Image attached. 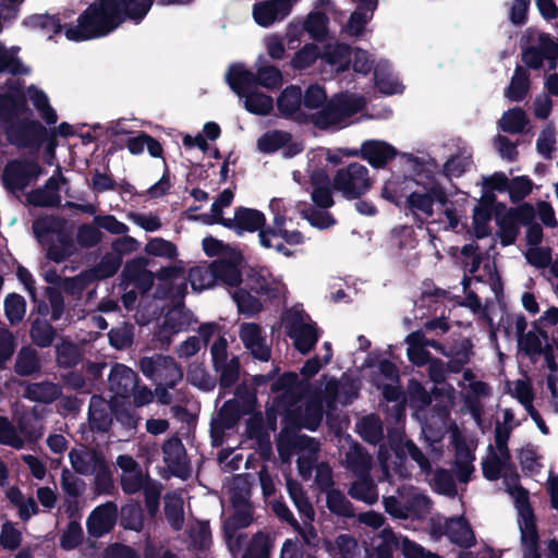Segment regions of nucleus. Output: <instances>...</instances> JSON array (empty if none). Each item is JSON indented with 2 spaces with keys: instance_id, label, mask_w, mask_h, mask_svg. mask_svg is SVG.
I'll return each instance as SVG.
<instances>
[{
  "instance_id": "1",
  "label": "nucleus",
  "mask_w": 558,
  "mask_h": 558,
  "mask_svg": "<svg viewBox=\"0 0 558 558\" xmlns=\"http://www.w3.org/2000/svg\"><path fill=\"white\" fill-rule=\"evenodd\" d=\"M117 11L113 0L94 1L78 15L76 25L65 26L66 39L81 43L108 36L122 24Z\"/></svg>"
},
{
  "instance_id": "2",
  "label": "nucleus",
  "mask_w": 558,
  "mask_h": 558,
  "mask_svg": "<svg viewBox=\"0 0 558 558\" xmlns=\"http://www.w3.org/2000/svg\"><path fill=\"white\" fill-rule=\"evenodd\" d=\"M364 99L349 92L333 94L320 110L311 113L310 124L319 130L342 123L345 119L359 113L364 107Z\"/></svg>"
},
{
  "instance_id": "3",
  "label": "nucleus",
  "mask_w": 558,
  "mask_h": 558,
  "mask_svg": "<svg viewBox=\"0 0 558 558\" xmlns=\"http://www.w3.org/2000/svg\"><path fill=\"white\" fill-rule=\"evenodd\" d=\"M48 134L49 131L45 125L29 117H19L5 128V136L11 145L19 149H28L36 156Z\"/></svg>"
},
{
  "instance_id": "4",
  "label": "nucleus",
  "mask_w": 558,
  "mask_h": 558,
  "mask_svg": "<svg viewBox=\"0 0 558 558\" xmlns=\"http://www.w3.org/2000/svg\"><path fill=\"white\" fill-rule=\"evenodd\" d=\"M518 510V524L521 534L522 548H539V535L536 518L530 502L529 490L520 484L508 488Z\"/></svg>"
},
{
  "instance_id": "5",
  "label": "nucleus",
  "mask_w": 558,
  "mask_h": 558,
  "mask_svg": "<svg viewBox=\"0 0 558 558\" xmlns=\"http://www.w3.org/2000/svg\"><path fill=\"white\" fill-rule=\"evenodd\" d=\"M45 173L36 155L32 158L11 159L4 166L2 184L8 192H23L32 182Z\"/></svg>"
},
{
  "instance_id": "6",
  "label": "nucleus",
  "mask_w": 558,
  "mask_h": 558,
  "mask_svg": "<svg viewBox=\"0 0 558 558\" xmlns=\"http://www.w3.org/2000/svg\"><path fill=\"white\" fill-rule=\"evenodd\" d=\"M332 187L347 199L360 198L372 187L368 169L359 162L338 169L332 179Z\"/></svg>"
},
{
  "instance_id": "7",
  "label": "nucleus",
  "mask_w": 558,
  "mask_h": 558,
  "mask_svg": "<svg viewBox=\"0 0 558 558\" xmlns=\"http://www.w3.org/2000/svg\"><path fill=\"white\" fill-rule=\"evenodd\" d=\"M138 365L146 378L170 388H174L183 379L182 367L169 355L155 353L151 356H143Z\"/></svg>"
},
{
  "instance_id": "8",
  "label": "nucleus",
  "mask_w": 558,
  "mask_h": 558,
  "mask_svg": "<svg viewBox=\"0 0 558 558\" xmlns=\"http://www.w3.org/2000/svg\"><path fill=\"white\" fill-rule=\"evenodd\" d=\"M32 229L41 245L46 244V239H51V234H56L58 244L75 251L72 232L65 218L54 215L43 216L33 221Z\"/></svg>"
},
{
  "instance_id": "9",
  "label": "nucleus",
  "mask_w": 558,
  "mask_h": 558,
  "mask_svg": "<svg viewBox=\"0 0 558 558\" xmlns=\"http://www.w3.org/2000/svg\"><path fill=\"white\" fill-rule=\"evenodd\" d=\"M5 85L8 92L0 94V122L7 128L21 114L32 116L33 112L27 105V98L21 84L8 80Z\"/></svg>"
},
{
  "instance_id": "10",
  "label": "nucleus",
  "mask_w": 558,
  "mask_h": 558,
  "mask_svg": "<svg viewBox=\"0 0 558 558\" xmlns=\"http://www.w3.org/2000/svg\"><path fill=\"white\" fill-rule=\"evenodd\" d=\"M348 156H357L375 169H384L398 156V150L391 144L380 140H366L360 150L345 149Z\"/></svg>"
},
{
  "instance_id": "11",
  "label": "nucleus",
  "mask_w": 558,
  "mask_h": 558,
  "mask_svg": "<svg viewBox=\"0 0 558 558\" xmlns=\"http://www.w3.org/2000/svg\"><path fill=\"white\" fill-rule=\"evenodd\" d=\"M278 116L299 124H310L311 113L301 109L302 89L298 85H289L281 90L276 101Z\"/></svg>"
},
{
  "instance_id": "12",
  "label": "nucleus",
  "mask_w": 558,
  "mask_h": 558,
  "mask_svg": "<svg viewBox=\"0 0 558 558\" xmlns=\"http://www.w3.org/2000/svg\"><path fill=\"white\" fill-rule=\"evenodd\" d=\"M391 449L396 457V472L402 477H410L411 474L407 471L404 463L409 456L414 462L417 463L422 472L428 474L432 472V464L429 459L423 453L417 445L412 439H400L391 444Z\"/></svg>"
},
{
  "instance_id": "13",
  "label": "nucleus",
  "mask_w": 558,
  "mask_h": 558,
  "mask_svg": "<svg viewBox=\"0 0 558 558\" xmlns=\"http://www.w3.org/2000/svg\"><path fill=\"white\" fill-rule=\"evenodd\" d=\"M118 513V506L114 501H106L94 508L86 520L88 535L100 538L110 533L117 524Z\"/></svg>"
},
{
  "instance_id": "14",
  "label": "nucleus",
  "mask_w": 558,
  "mask_h": 558,
  "mask_svg": "<svg viewBox=\"0 0 558 558\" xmlns=\"http://www.w3.org/2000/svg\"><path fill=\"white\" fill-rule=\"evenodd\" d=\"M266 225V217L263 211L247 207H236L232 219L223 220V227L232 230L238 235H243L245 232H256L260 234Z\"/></svg>"
},
{
  "instance_id": "15",
  "label": "nucleus",
  "mask_w": 558,
  "mask_h": 558,
  "mask_svg": "<svg viewBox=\"0 0 558 558\" xmlns=\"http://www.w3.org/2000/svg\"><path fill=\"white\" fill-rule=\"evenodd\" d=\"M271 392H281L276 397L274 403L277 408L295 405L301 400V381L299 375L294 372H286L280 375L270 385Z\"/></svg>"
},
{
  "instance_id": "16",
  "label": "nucleus",
  "mask_w": 558,
  "mask_h": 558,
  "mask_svg": "<svg viewBox=\"0 0 558 558\" xmlns=\"http://www.w3.org/2000/svg\"><path fill=\"white\" fill-rule=\"evenodd\" d=\"M163 461L172 475L185 480L190 473L186 450L178 436H172L162 445Z\"/></svg>"
},
{
  "instance_id": "17",
  "label": "nucleus",
  "mask_w": 558,
  "mask_h": 558,
  "mask_svg": "<svg viewBox=\"0 0 558 558\" xmlns=\"http://www.w3.org/2000/svg\"><path fill=\"white\" fill-rule=\"evenodd\" d=\"M242 255L234 252L229 258H219L210 263L215 284L221 282L231 288H238L242 283L240 263Z\"/></svg>"
},
{
  "instance_id": "18",
  "label": "nucleus",
  "mask_w": 558,
  "mask_h": 558,
  "mask_svg": "<svg viewBox=\"0 0 558 558\" xmlns=\"http://www.w3.org/2000/svg\"><path fill=\"white\" fill-rule=\"evenodd\" d=\"M140 381L137 373L124 364H114L111 367L108 383L109 389L114 396L122 399L130 398Z\"/></svg>"
},
{
  "instance_id": "19",
  "label": "nucleus",
  "mask_w": 558,
  "mask_h": 558,
  "mask_svg": "<svg viewBox=\"0 0 558 558\" xmlns=\"http://www.w3.org/2000/svg\"><path fill=\"white\" fill-rule=\"evenodd\" d=\"M114 407L101 396L94 395L88 405V424L93 432L106 433L111 428Z\"/></svg>"
},
{
  "instance_id": "20",
  "label": "nucleus",
  "mask_w": 558,
  "mask_h": 558,
  "mask_svg": "<svg viewBox=\"0 0 558 558\" xmlns=\"http://www.w3.org/2000/svg\"><path fill=\"white\" fill-rule=\"evenodd\" d=\"M442 533L451 543L464 549H469L476 544L474 531L464 515L447 519Z\"/></svg>"
},
{
  "instance_id": "21",
  "label": "nucleus",
  "mask_w": 558,
  "mask_h": 558,
  "mask_svg": "<svg viewBox=\"0 0 558 558\" xmlns=\"http://www.w3.org/2000/svg\"><path fill=\"white\" fill-rule=\"evenodd\" d=\"M417 184L418 181L411 175H392L385 182L380 195L384 199L401 207L407 204L408 195L413 192V186Z\"/></svg>"
},
{
  "instance_id": "22",
  "label": "nucleus",
  "mask_w": 558,
  "mask_h": 558,
  "mask_svg": "<svg viewBox=\"0 0 558 558\" xmlns=\"http://www.w3.org/2000/svg\"><path fill=\"white\" fill-rule=\"evenodd\" d=\"M287 335L293 340L294 348L303 355L308 354L319 339L316 326L301 319L294 320L288 327Z\"/></svg>"
},
{
  "instance_id": "23",
  "label": "nucleus",
  "mask_w": 558,
  "mask_h": 558,
  "mask_svg": "<svg viewBox=\"0 0 558 558\" xmlns=\"http://www.w3.org/2000/svg\"><path fill=\"white\" fill-rule=\"evenodd\" d=\"M74 471L82 475H93L100 465H104L106 458L99 450H76L69 453Z\"/></svg>"
},
{
  "instance_id": "24",
  "label": "nucleus",
  "mask_w": 558,
  "mask_h": 558,
  "mask_svg": "<svg viewBox=\"0 0 558 558\" xmlns=\"http://www.w3.org/2000/svg\"><path fill=\"white\" fill-rule=\"evenodd\" d=\"M242 416L240 402L236 399L227 400L218 411L217 418L211 423V436H221L225 430L232 429Z\"/></svg>"
},
{
  "instance_id": "25",
  "label": "nucleus",
  "mask_w": 558,
  "mask_h": 558,
  "mask_svg": "<svg viewBox=\"0 0 558 558\" xmlns=\"http://www.w3.org/2000/svg\"><path fill=\"white\" fill-rule=\"evenodd\" d=\"M255 78V73L241 63L232 64L226 73L228 85L240 98L251 89H256Z\"/></svg>"
},
{
  "instance_id": "26",
  "label": "nucleus",
  "mask_w": 558,
  "mask_h": 558,
  "mask_svg": "<svg viewBox=\"0 0 558 558\" xmlns=\"http://www.w3.org/2000/svg\"><path fill=\"white\" fill-rule=\"evenodd\" d=\"M323 61L335 66L338 73L350 69L352 62V47L345 43L326 45L323 50Z\"/></svg>"
},
{
  "instance_id": "27",
  "label": "nucleus",
  "mask_w": 558,
  "mask_h": 558,
  "mask_svg": "<svg viewBox=\"0 0 558 558\" xmlns=\"http://www.w3.org/2000/svg\"><path fill=\"white\" fill-rule=\"evenodd\" d=\"M61 21L60 14H32L22 21V25L29 29H40L49 34V39H51L53 35L65 31V26H69V24H62Z\"/></svg>"
},
{
  "instance_id": "28",
  "label": "nucleus",
  "mask_w": 558,
  "mask_h": 558,
  "mask_svg": "<svg viewBox=\"0 0 558 558\" xmlns=\"http://www.w3.org/2000/svg\"><path fill=\"white\" fill-rule=\"evenodd\" d=\"M234 513L226 521V531L235 532L247 527L253 522L252 511L247 500L241 494H233L231 497Z\"/></svg>"
},
{
  "instance_id": "29",
  "label": "nucleus",
  "mask_w": 558,
  "mask_h": 558,
  "mask_svg": "<svg viewBox=\"0 0 558 558\" xmlns=\"http://www.w3.org/2000/svg\"><path fill=\"white\" fill-rule=\"evenodd\" d=\"M60 395L61 389L57 384L45 380L28 384L24 389L23 397L29 401L49 404L54 402Z\"/></svg>"
},
{
  "instance_id": "30",
  "label": "nucleus",
  "mask_w": 558,
  "mask_h": 558,
  "mask_svg": "<svg viewBox=\"0 0 558 558\" xmlns=\"http://www.w3.org/2000/svg\"><path fill=\"white\" fill-rule=\"evenodd\" d=\"M117 5V15L122 23L129 19L140 23L149 12L154 0H113Z\"/></svg>"
},
{
  "instance_id": "31",
  "label": "nucleus",
  "mask_w": 558,
  "mask_h": 558,
  "mask_svg": "<svg viewBox=\"0 0 558 558\" xmlns=\"http://www.w3.org/2000/svg\"><path fill=\"white\" fill-rule=\"evenodd\" d=\"M348 494L355 500L373 505L378 499L376 484L371 474L359 475L348 489Z\"/></svg>"
},
{
  "instance_id": "32",
  "label": "nucleus",
  "mask_w": 558,
  "mask_h": 558,
  "mask_svg": "<svg viewBox=\"0 0 558 558\" xmlns=\"http://www.w3.org/2000/svg\"><path fill=\"white\" fill-rule=\"evenodd\" d=\"M20 48H7L0 43V73H7L13 76L26 75L29 69L24 65L21 58L17 56Z\"/></svg>"
},
{
  "instance_id": "33",
  "label": "nucleus",
  "mask_w": 558,
  "mask_h": 558,
  "mask_svg": "<svg viewBox=\"0 0 558 558\" xmlns=\"http://www.w3.org/2000/svg\"><path fill=\"white\" fill-rule=\"evenodd\" d=\"M287 489L290 498L301 514L304 523H311L314 521L315 511L313 505L308 500L302 485L294 481H288Z\"/></svg>"
},
{
  "instance_id": "34",
  "label": "nucleus",
  "mask_w": 558,
  "mask_h": 558,
  "mask_svg": "<svg viewBox=\"0 0 558 558\" xmlns=\"http://www.w3.org/2000/svg\"><path fill=\"white\" fill-rule=\"evenodd\" d=\"M345 460L348 469L355 476L371 474L372 457L360 444L351 447L349 452H347Z\"/></svg>"
},
{
  "instance_id": "35",
  "label": "nucleus",
  "mask_w": 558,
  "mask_h": 558,
  "mask_svg": "<svg viewBox=\"0 0 558 558\" xmlns=\"http://www.w3.org/2000/svg\"><path fill=\"white\" fill-rule=\"evenodd\" d=\"M328 23L329 19L326 13L312 11L303 22L302 29H304L312 39L324 41L328 34Z\"/></svg>"
},
{
  "instance_id": "36",
  "label": "nucleus",
  "mask_w": 558,
  "mask_h": 558,
  "mask_svg": "<svg viewBox=\"0 0 558 558\" xmlns=\"http://www.w3.org/2000/svg\"><path fill=\"white\" fill-rule=\"evenodd\" d=\"M529 88L530 78L527 72L521 65H517L510 84L505 92V96L510 101L520 102L526 97Z\"/></svg>"
},
{
  "instance_id": "37",
  "label": "nucleus",
  "mask_w": 558,
  "mask_h": 558,
  "mask_svg": "<svg viewBox=\"0 0 558 558\" xmlns=\"http://www.w3.org/2000/svg\"><path fill=\"white\" fill-rule=\"evenodd\" d=\"M242 98H244V108L250 113L268 116L274 109L272 98L256 89H251Z\"/></svg>"
},
{
  "instance_id": "38",
  "label": "nucleus",
  "mask_w": 558,
  "mask_h": 558,
  "mask_svg": "<svg viewBox=\"0 0 558 558\" xmlns=\"http://www.w3.org/2000/svg\"><path fill=\"white\" fill-rule=\"evenodd\" d=\"M183 499L179 495H167L165 497V517L174 531H180L184 524Z\"/></svg>"
},
{
  "instance_id": "39",
  "label": "nucleus",
  "mask_w": 558,
  "mask_h": 558,
  "mask_svg": "<svg viewBox=\"0 0 558 558\" xmlns=\"http://www.w3.org/2000/svg\"><path fill=\"white\" fill-rule=\"evenodd\" d=\"M56 329L46 319L36 318L32 322L29 336L33 343L39 348H48L56 338Z\"/></svg>"
},
{
  "instance_id": "40",
  "label": "nucleus",
  "mask_w": 558,
  "mask_h": 558,
  "mask_svg": "<svg viewBox=\"0 0 558 558\" xmlns=\"http://www.w3.org/2000/svg\"><path fill=\"white\" fill-rule=\"evenodd\" d=\"M326 505L329 511L338 517L354 518V507L344 494L336 488L329 489L326 496Z\"/></svg>"
},
{
  "instance_id": "41",
  "label": "nucleus",
  "mask_w": 558,
  "mask_h": 558,
  "mask_svg": "<svg viewBox=\"0 0 558 558\" xmlns=\"http://www.w3.org/2000/svg\"><path fill=\"white\" fill-rule=\"evenodd\" d=\"M282 410V428L278 435V438H283L289 435H293L303 427L302 408L299 405H287L286 408H277Z\"/></svg>"
},
{
  "instance_id": "42",
  "label": "nucleus",
  "mask_w": 558,
  "mask_h": 558,
  "mask_svg": "<svg viewBox=\"0 0 558 558\" xmlns=\"http://www.w3.org/2000/svg\"><path fill=\"white\" fill-rule=\"evenodd\" d=\"M122 265V258L113 252L106 253L99 263L89 271L95 280H105L113 277Z\"/></svg>"
},
{
  "instance_id": "43",
  "label": "nucleus",
  "mask_w": 558,
  "mask_h": 558,
  "mask_svg": "<svg viewBox=\"0 0 558 558\" xmlns=\"http://www.w3.org/2000/svg\"><path fill=\"white\" fill-rule=\"evenodd\" d=\"M120 525L125 530L140 532L144 526V513L141 505L129 502L120 510Z\"/></svg>"
},
{
  "instance_id": "44",
  "label": "nucleus",
  "mask_w": 558,
  "mask_h": 558,
  "mask_svg": "<svg viewBox=\"0 0 558 558\" xmlns=\"http://www.w3.org/2000/svg\"><path fill=\"white\" fill-rule=\"evenodd\" d=\"M56 360L59 367L72 368L82 360L80 348L70 340H62L56 345Z\"/></svg>"
},
{
  "instance_id": "45",
  "label": "nucleus",
  "mask_w": 558,
  "mask_h": 558,
  "mask_svg": "<svg viewBox=\"0 0 558 558\" xmlns=\"http://www.w3.org/2000/svg\"><path fill=\"white\" fill-rule=\"evenodd\" d=\"M40 371V362L34 349L22 348L16 356L14 372L20 376H31Z\"/></svg>"
},
{
  "instance_id": "46",
  "label": "nucleus",
  "mask_w": 558,
  "mask_h": 558,
  "mask_svg": "<svg viewBox=\"0 0 558 558\" xmlns=\"http://www.w3.org/2000/svg\"><path fill=\"white\" fill-rule=\"evenodd\" d=\"M318 59L323 60V50L316 44L310 43L294 53L291 65L294 70L302 71L312 66Z\"/></svg>"
},
{
  "instance_id": "47",
  "label": "nucleus",
  "mask_w": 558,
  "mask_h": 558,
  "mask_svg": "<svg viewBox=\"0 0 558 558\" xmlns=\"http://www.w3.org/2000/svg\"><path fill=\"white\" fill-rule=\"evenodd\" d=\"M474 460L473 453L468 447H458L454 461V472L458 481L462 484H466L471 480V475L474 471L472 464Z\"/></svg>"
},
{
  "instance_id": "48",
  "label": "nucleus",
  "mask_w": 558,
  "mask_h": 558,
  "mask_svg": "<svg viewBox=\"0 0 558 558\" xmlns=\"http://www.w3.org/2000/svg\"><path fill=\"white\" fill-rule=\"evenodd\" d=\"M529 119L525 111L522 108L515 107L506 111L500 120V128L504 132L510 134L521 133Z\"/></svg>"
},
{
  "instance_id": "49",
  "label": "nucleus",
  "mask_w": 558,
  "mask_h": 558,
  "mask_svg": "<svg viewBox=\"0 0 558 558\" xmlns=\"http://www.w3.org/2000/svg\"><path fill=\"white\" fill-rule=\"evenodd\" d=\"M219 378L217 383L221 389L232 388L240 379L241 363L240 359L233 355L228 363L220 365L218 369H214Z\"/></svg>"
},
{
  "instance_id": "50",
  "label": "nucleus",
  "mask_w": 558,
  "mask_h": 558,
  "mask_svg": "<svg viewBox=\"0 0 558 558\" xmlns=\"http://www.w3.org/2000/svg\"><path fill=\"white\" fill-rule=\"evenodd\" d=\"M232 299L238 306L240 314L254 316L263 310V304L256 296L247 290L239 288L232 293Z\"/></svg>"
},
{
  "instance_id": "51",
  "label": "nucleus",
  "mask_w": 558,
  "mask_h": 558,
  "mask_svg": "<svg viewBox=\"0 0 558 558\" xmlns=\"http://www.w3.org/2000/svg\"><path fill=\"white\" fill-rule=\"evenodd\" d=\"M26 202L34 207H58L61 203V196L59 192L47 191L40 186L26 194Z\"/></svg>"
},
{
  "instance_id": "52",
  "label": "nucleus",
  "mask_w": 558,
  "mask_h": 558,
  "mask_svg": "<svg viewBox=\"0 0 558 558\" xmlns=\"http://www.w3.org/2000/svg\"><path fill=\"white\" fill-rule=\"evenodd\" d=\"M0 445L21 450L25 447V440L17 433L16 426L7 416L0 415Z\"/></svg>"
},
{
  "instance_id": "53",
  "label": "nucleus",
  "mask_w": 558,
  "mask_h": 558,
  "mask_svg": "<svg viewBox=\"0 0 558 558\" xmlns=\"http://www.w3.org/2000/svg\"><path fill=\"white\" fill-rule=\"evenodd\" d=\"M26 312L25 299L17 293H9L4 299V314L11 325L22 322Z\"/></svg>"
},
{
  "instance_id": "54",
  "label": "nucleus",
  "mask_w": 558,
  "mask_h": 558,
  "mask_svg": "<svg viewBox=\"0 0 558 558\" xmlns=\"http://www.w3.org/2000/svg\"><path fill=\"white\" fill-rule=\"evenodd\" d=\"M187 379L193 386L203 391H211L217 386V378L210 375L203 364L190 366Z\"/></svg>"
},
{
  "instance_id": "55",
  "label": "nucleus",
  "mask_w": 558,
  "mask_h": 558,
  "mask_svg": "<svg viewBox=\"0 0 558 558\" xmlns=\"http://www.w3.org/2000/svg\"><path fill=\"white\" fill-rule=\"evenodd\" d=\"M187 280L194 291L201 292L205 289L215 287V279L211 274L210 264L208 266H194L190 268Z\"/></svg>"
},
{
  "instance_id": "56",
  "label": "nucleus",
  "mask_w": 558,
  "mask_h": 558,
  "mask_svg": "<svg viewBox=\"0 0 558 558\" xmlns=\"http://www.w3.org/2000/svg\"><path fill=\"white\" fill-rule=\"evenodd\" d=\"M84 539V533L81 523L77 520H71L60 535L59 545L63 550H73L77 548Z\"/></svg>"
},
{
  "instance_id": "57",
  "label": "nucleus",
  "mask_w": 558,
  "mask_h": 558,
  "mask_svg": "<svg viewBox=\"0 0 558 558\" xmlns=\"http://www.w3.org/2000/svg\"><path fill=\"white\" fill-rule=\"evenodd\" d=\"M16 429L25 440V444H36L43 436L41 426L31 415H21L16 421Z\"/></svg>"
},
{
  "instance_id": "58",
  "label": "nucleus",
  "mask_w": 558,
  "mask_h": 558,
  "mask_svg": "<svg viewBox=\"0 0 558 558\" xmlns=\"http://www.w3.org/2000/svg\"><path fill=\"white\" fill-rule=\"evenodd\" d=\"M303 427L315 432L322 424L324 416V407L319 400H308L302 409Z\"/></svg>"
},
{
  "instance_id": "59",
  "label": "nucleus",
  "mask_w": 558,
  "mask_h": 558,
  "mask_svg": "<svg viewBox=\"0 0 558 558\" xmlns=\"http://www.w3.org/2000/svg\"><path fill=\"white\" fill-rule=\"evenodd\" d=\"M313 445H315L314 438L305 434H299V432H296L293 435L291 434L287 437L278 438L277 449L279 454L282 457L286 450L290 451L291 449H313Z\"/></svg>"
},
{
  "instance_id": "60",
  "label": "nucleus",
  "mask_w": 558,
  "mask_h": 558,
  "mask_svg": "<svg viewBox=\"0 0 558 558\" xmlns=\"http://www.w3.org/2000/svg\"><path fill=\"white\" fill-rule=\"evenodd\" d=\"M145 252L148 255L165 257L169 260H173L178 257L175 244L162 238L150 239L145 245Z\"/></svg>"
},
{
  "instance_id": "61",
  "label": "nucleus",
  "mask_w": 558,
  "mask_h": 558,
  "mask_svg": "<svg viewBox=\"0 0 558 558\" xmlns=\"http://www.w3.org/2000/svg\"><path fill=\"white\" fill-rule=\"evenodd\" d=\"M255 85L267 89H277L282 84V74L275 65L260 66L255 73Z\"/></svg>"
},
{
  "instance_id": "62",
  "label": "nucleus",
  "mask_w": 558,
  "mask_h": 558,
  "mask_svg": "<svg viewBox=\"0 0 558 558\" xmlns=\"http://www.w3.org/2000/svg\"><path fill=\"white\" fill-rule=\"evenodd\" d=\"M362 438L371 444L376 445L384 438L383 425L380 420L375 415H368L362 420Z\"/></svg>"
},
{
  "instance_id": "63",
  "label": "nucleus",
  "mask_w": 558,
  "mask_h": 558,
  "mask_svg": "<svg viewBox=\"0 0 558 558\" xmlns=\"http://www.w3.org/2000/svg\"><path fill=\"white\" fill-rule=\"evenodd\" d=\"M289 134L281 131L268 132L257 141V148L265 154H271L287 144Z\"/></svg>"
},
{
  "instance_id": "64",
  "label": "nucleus",
  "mask_w": 558,
  "mask_h": 558,
  "mask_svg": "<svg viewBox=\"0 0 558 558\" xmlns=\"http://www.w3.org/2000/svg\"><path fill=\"white\" fill-rule=\"evenodd\" d=\"M381 542L375 547V558H392L393 550L399 548L400 542L391 527L380 532Z\"/></svg>"
}]
</instances>
